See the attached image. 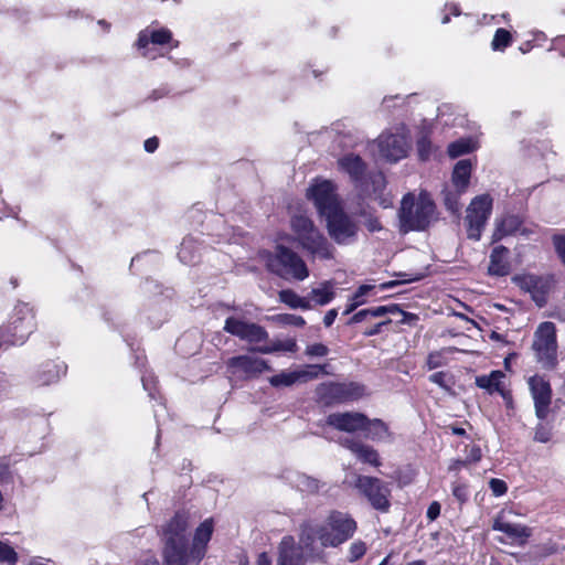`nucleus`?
<instances>
[{
    "mask_svg": "<svg viewBox=\"0 0 565 565\" xmlns=\"http://www.w3.org/2000/svg\"><path fill=\"white\" fill-rule=\"evenodd\" d=\"M356 531V522L347 513L332 511L323 522L302 525L300 541L311 558L328 564L327 548H337L349 541Z\"/></svg>",
    "mask_w": 565,
    "mask_h": 565,
    "instance_id": "f257e3e1",
    "label": "nucleus"
},
{
    "mask_svg": "<svg viewBox=\"0 0 565 565\" xmlns=\"http://www.w3.org/2000/svg\"><path fill=\"white\" fill-rule=\"evenodd\" d=\"M401 231H425L437 221L436 205L426 191L403 196L398 211Z\"/></svg>",
    "mask_w": 565,
    "mask_h": 565,
    "instance_id": "f03ea898",
    "label": "nucleus"
},
{
    "mask_svg": "<svg viewBox=\"0 0 565 565\" xmlns=\"http://www.w3.org/2000/svg\"><path fill=\"white\" fill-rule=\"evenodd\" d=\"M267 268L284 279L305 280L309 270L294 249H275L266 255Z\"/></svg>",
    "mask_w": 565,
    "mask_h": 565,
    "instance_id": "7ed1b4c3",
    "label": "nucleus"
},
{
    "mask_svg": "<svg viewBox=\"0 0 565 565\" xmlns=\"http://www.w3.org/2000/svg\"><path fill=\"white\" fill-rule=\"evenodd\" d=\"M532 348L537 362L544 367L552 369L556 364L557 343L556 329L553 322H542L535 333Z\"/></svg>",
    "mask_w": 565,
    "mask_h": 565,
    "instance_id": "20e7f679",
    "label": "nucleus"
},
{
    "mask_svg": "<svg viewBox=\"0 0 565 565\" xmlns=\"http://www.w3.org/2000/svg\"><path fill=\"white\" fill-rule=\"evenodd\" d=\"M492 212V198L489 194L476 196L466 211V230L470 239L479 241Z\"/></svg>",
    "mask_w": 565,
    "mask_h": 565,
    "instance_id": "39448f33",
    "label": "nucleus"
},
{
    "mask_svg": "<svg viewBox=\"0 0 565 565\" xmlns=\"http://www.w3.org/2000/svg\"><path fill=\"white\" fill-rule=\"evenodd\" d=\"M35 329L34 313L28 303H19L7 326L8 339L11 344H21Z\"/></svg>",
    "mask_w": 565,
    "mask_h": 565,
    "instance_id": "423d86ee",
    "label": "nucleus"
},
{
    "mask_svg": "<svg viewBox=\"0 0 565 565\" xmlns=\"http://www.w3.org/2000/svg\"><path fill=\"white\" fill-rule=\"evenodd\" d=\"M379 156L390 162H397L406 157L409 145L406 138L405 128L401 127L396 132L384 131L373 142Z\"/></svg>",
    "mask_w": 565,
    "mask_h": 565,
    "instance_id": "0eeeda50",
    "label": "nucleus"
},
{
    "mask_svg": "<svg viewBox=\"0 0 565 565\" xmlns=\"http://www.w3.org/2000/svg\"><path fill=\"white\" fill-rule=\"evenodd\" d=\"M354 487L369 500L371 505L382 512L390 508V489L379 478L356 476Z\"/></svg>",
    "mask_w": 565,
    "mask_h": 565,
    "instance_id": "6e6552de",
    "label": "nucleus"
},
{
    "mask_svg": "<svg viewBox=\"0 0 565 565\" xmlns=\"http://www.w3.org/2000/svg\"><path fill=\"white\" fill-rule=\"evenodd\" d=\"M512 280L524 291L531 294L532 299L539 307H544L547 302V296L555 286L553 275H518Z\"/></svg>",
    "mask_w": 565,
    "mask_h": 565,
    "instance_id": "1a4fd4ad",
    "label": "nucleus"
},
{
    "mask_svg": "<svg viewBox=\"0 0 565 565\" xmlns=\"http://www.w3.org/2000/svg\"><path fill=\"white\" fill-rule=\"evenodd\" d=\"M307 196L313 201L321 216H326L341 209L334 185L331 181H317L307 190Z\"/></svg>",
    "mask_w": 565,
    "mask_h": 565,
    "instance_id": "9d476101",
    "label": "nucleus"
},
{
    "mask_svg": "<svg viewBox=\"0 0 565 565\" xmlns=\"http://www.w3.org/2000/svg\"><path fill=\"white\" fill-rule=\"evenodd\" d=\"M223 330L248 343H259L268 339V332L264 327L237 317H228Z\"/></svg>",
    "mask_w": 565,
    "mask_h": 565,
    "instance_id": "9b49d317",
    "label": "nucleus"
},
{
    "mask_svg": "<svg viewBox=\"0 0 565 565\" xmlns=\"http://www.w3.org/2000/svg\"><path fill=\"white\" fill-rule=\"evenodd\" d=\"M307 562L318 563V561L309 556L307 548L300 540L297 544L294 536H284L278 546L277 565H306Z\"/></svg>",
    "mask_w": 565,
    "mask_h": 565,
    "instance_id": "f8f14e48",
    "label": "nucleus"
},
{
    "mask_svg": "<svg viewBox=\"0 0 565 565\" xmlns=\"http://www.w3.org/2000/svg\"><path fill=\"white\" fill-rule=\"evenodd\" d=\"M320 397L328 404L355 401L363 396L364 386L358 383H329L319 387Z\"/></svg>",
    "mask_w": 565,
    "mask_h": 565,
    "instance_id": "ddd939ff",
    "label": "nucleus"
},
{
    "mask_svg": "<svg viewBox=\"0 0 565 565\" xmlns=\"http://www.w3.org/2000/svg\"><path fill=\"white\" fill-rule=\"evenodd\" d=\"M227 372L238 379L254 377L269 370L266 361L252 355L243 354L226 361Z\"/></svg>",
    "mask_w": 565,
    "mask_h": 565,
    "instance_id": "4468645a",
    "label": "nucleus"
},
{
    "mask_svg": "<svg viewBox=\"0 0 565 565\" xmlns=\"http://www.w3.org/2000/svg\"><path fill=\"white\" fill-rule=\"evenodd\" d=\"M188 525V515L181 512L175 513V515L162 526L164 548H186L188 540L185 532Z\"/></svg>",
    "mask_w": 565,
    "mask_h": 565,
    "instance_id": "2eb2a0df",
    "label": "nucleus"
},
{
    "mask_svg": "<svg viewBox=\"0 0 565 565\" xmlns=\"http://www.w3.org/2000/svg\"><path fill=\"white\" fill-rule=\"evenodd\" d=\"M522 264L519 249H492L488 273L491 276H507Z\"/></svg>",
    "mask_w": 565,
    "mask_h": 565,
    "instance_id": "dca6fc26",
    "label": "nucleus"
},
{
    "mask_svg": "<svg viewBox=\"0 0 565 565\" xmlns=\"http://www.w3.org/2000/svg\"><path fill=\"white\" fill-rule=\"evenodd\" d=\"M327 226L331 237L338 244H348L349 238L356 232L355 224L344 214L342 209H339L326 216Z\"/></svg>",
    "mask_w": 565,
    "mask_h": 565,
    "instance_id": "f3484780",
    "label": "nucleus"
},
{
    "mask_svg": "<svg viewBox=\"0 0 565 565\" xmlns=\"http://www.w3.org/2000/svg\"><path fill=\"white\" fill-rule=\"evenodd\" d=\"M534 401L537 418L545 419L550 412L552 390L550 383L540 375H533L527 381Z\"/></svg>",
    "mask_w": 565,
    "mask_h": 565,
    "instance_id": "a211bd4d",
    "label": "nucleus"
},
{
    "mask_svg": "<svg viewBox=\"0 0 565 565\" xmlns=\"http://www.w3.org/2000/svg\"><path fill=\"white\" fill-rule=\"evenodd\" d=\"M326 423L337 430L352 434L364 430L367 417L359 412H338L328 415Z\"/></svg>",
    "mask_w": 565,
    "mask_h": 565,
    "instance_id": "6ab92c4d",
    "label": "nucleus"
},
{
    "mask_svg": "<svg viewBox=\"0 0 565 565\" xmlns=\"http://www.w3.org/2000/svg\"><path fill=\"white\" fill-rule=\"evenodd\" d=\"M291 226L300 247H321L322 236L309 217L296 215L291 220Z\"/></svg>",
    "mask_w": 565,
    "mask_h": 565,
    "instance_id": "aec40b11",
    "label": "nucleus"
},
{
    "mask_svg": "<svg viewBox=\"0 0 565 565\" xmlns=\"http://www.w3.org/2000/svg\"><path fill=\"white\" fill-rule=\"evenodd\" d=\"M213 531L214 524L212 519H206L196 527L189 552V558L193 561V563H200L205 556L207 543L212 537Z\"/></svg>",
    "mask_w": 565,
    "mask_h": 565,
    "instance_id": "412c9836",
    "label": "nucleus"
},
{
    "mask_svg": "<svg viewBox=\"0 0 565 565\" xmlns=\"http://www.w3.org/2000/svg\"><path fill=\"white\" fill-rule=\"evenodd\" d=\"M532 233L531 230L522 226L521 220L515 215H505L502 218H498L494 222V230L492 233V244L500 242L510 235H523L527 236Z\"/></svg>",
    "mask_w": 565,
    "mask_h": 565,
    "instance_id": "4be33fe9",
    "label": "nucleus"
},
{
    "mask_svg": "<svg viewBox=\"0 0 565 565\" xmlns=\"http://www.w3.org/2000/svg\"><path fill=\"white\" fill-rule=\"evenodd\" d=\"M172 33L168 29L151 30L146 29L139 33L138 36V49L142 50V55L148 58H154L149 44L163 45L171 41Z\"/></svg>",
    "mask_w": 565,
    "mask_h": 565,
    "instance_id": "5701e85b",
    "label": "nucleus"
},
{
    "mask_svg": "<svg viewBox=\"0 0 565 565\" xmlns=\"http://www.w3.org/2000/svg\"><path fill=\"white\" fill-rule=\"evenodd\" d=\"M340 444L349 449L360 461L374 467L381 466L379 452L373 447L350 437L342 438Z\"/></svg>",
    "mask_w": 565,
    "mask_h": 565,
    "instance_id": "b1692460",
    "label": "nucleus"
},
{
    "mask_svg": "<svg viewBox=\"0 0 565 565\" xmlns=\"http://www.w3.org/2000/svg\"><path fill=\"white\" fill-rule=\"evenodd\" d=\"M316 371L311 370H297L292 372H280L279 374H276L271 377H269L270 385L275 387L280 386H291L298 382L305 383L310 380H313L318 377L319 370H321V366H313Z\"/></svg>",
    "mask_w": 565,
    "mask_h": 565,
    "instance_id": "393cba45",
    "label": "nucleus"
},
{
    "mask_svg": "<svg viewBox=\"0 0 565 565\" xmlns=\"http://www.w3.org/2000/svg\"><path fill=\"white\" fill-rule=\"evenodd\" d=\"M494 531L504 533L511 541L524 544L531 535V530L522 524L511 523L504 520L503 515H498L492 524Z\"/></svg>",
    "mask_w": 565,
    "mask_h": 565,
    "instance_id": "a878e982",
    "label": "nucleus"
},
{
    "mask_svg": "<svg viewBox=\"0 0 565 565\" xmlns=\"http://www.w3.org/2000/svg\"><path fill=\"white\" fill-rule=\"evenodd\" d=\"M339 166L345 173L350 175L353 182L356 184L362 183L365 175L366 166L359 156L353 153L345 154L339 160Z\"/></svg>",
    "mask_w": 565,
    "mask_h": 565,
    "instance_id": "bb28decb",
    "label": "nucleus"
},
{
    "mask_svg": "<svg viewBox=\"0 0 565 565\" xmlns=\"http://www.w3.org/2000/svg\"><path fill=\"white\" fill-rule=\"evenodd\" d=\"M471 170L472 166L470 160H459L454 167L450 185L460 190H468Z\"/></svg>",
    "mask_w": 565,
    "mask_h": 565,
    "instance_id": "cd10ccee",
    "label": "nucleus"
},
{
    "mask_svg": "<svg viewBox=\"0 0 565 565\" xmlns=\"http://www.w3.org/2000/svg\"><path fill=\"white\" fill-rule=\"evenodd\" d=\"M504 376L505 375L502 371H492L490 374L477 376L476 385L479 388L487 391L489 394L498 392L502 396H504L505 393L504 390L502 388V380L504 379Z\"/></svg>",
    "mask_w": 565,
    "mask_h": 565,
    "instance_id": "c85d7f7f",
    "label": "nucleus"
},
{
    "mask_svg": "<svg viewBox=\"0 0 565 565\" xmlns=\"http://www.w3.org/2000/svg\"><path fill=\"white\" fill-rule=\"evenodd\" d=\"M334 284L331 280L322 281L318 287L313 288L307 299L313 301L318 306H324L334 298Z\"/></svg>",
    "mask_w": 565,
    "mask_h": 565,
    "instance_id": "c756f323",
    "label": "nucleus"
},
{
    "mask_svg": "<svg viewBox=\"0 0 565 565\" xmlns=\"http://www.w3.org/2000/svg\"><path fill=\"white\" fill-rule=\"evenodd\" d=\"M467 190H460L457 188H452V185L447 184L443 189V201L446 209L452 214H459L461 211L460 196L466 193Z\"/></svg>",
    "mask_w": 565,
    "mask_h": 565,
    "instance_id": "7c9ffc66",
    "label": "nucleus"
},
{
    "mask_svg": "<svg viewBox=\"0 0 565 565\" xmlns=\"http://www.w3.org/2000/svg\"><path fill=\"white\" fill-rule=\"evenodd\" d=\"M253 350L263 354H270L279 351L296 352L298 350V345L295 339L289 338L286 340H276L268 345L257 347Z\"/></svg>",
    "mask_w": 565,
    "mask_h": 565,
    "instance_id": "2f4dec72",
    "label": "nucleus"
},
{
    "mask_svg": "<svg viewBox=\"0 0 565 565\" xmlns=\"http://www.w3.org/2000/svg\"><path fill=\"white\" fill-rule=\"evenodd\" d=\"M362 431L364 433V436L366 438L376 441L383 440L390 435L387 425L383 420L377 418H367V425H365L364 430Z\"/></svg>",
    "mask_w": 565,
    "mask_h": 565,
    "instance_id": "473e14b6",
    "label": "nucleus"
},
{
    "mask_svg": "<svg viewBox=\"0 0 565 565\" xmlns=\"http://www.w3.org/2000/svg\"><path fill=\"white\" fill-rule=\"evenodd\" d=\"M279 300L292 309L308 310L312 308L309 299L298 296L294 290L285 289L279 291Z\"/></svg>",
    "mask_w": 565,
    "mask_h": 565,
    "instance_id": "72a5a7b5",
    "label": "nucleus"
},
{
    "mask_svg": "<svg viewBox=\"0 0 565 565\" xmlns=\"http://www.w3.org/2000/svg\"><path fill=\"white\" fill-rule=\"evenodd\" d=\"M291 482L299 491L307 494L317 493L320 489V481L305 473L295 475Z\"/></svg>",
    "mask_w": 565,
    "mask_h": 565,
    "instance_id": "f704fd0d",
    "label": "nucleus"
},
{
    "mask_svg": "<svg viewBox=\"0 0 565 565\" xmlns=\"http://www.w3.org/2000/svg\"><path fill=\"white\" fill-rule=\"evenodd\" d=\"M163 558L166 565H186L192 562L186 548H163Z\"/></svg>",
    "mask_w": 565,
    "mask_h": 565,
    "instance_id": "c9c22d12",
    "label": "nucleus"
},
{
    "mask_svg": "<svg viewBox=\"0 0 565 565\" xmlns=\"http://www.w3.org/2000/svg\"><path fill=\"white\" fill-rule=\"evenodd\" d=\"M476 148L475 142L470 138L456 140L448 146V154L451 158L471 152Z\"/></svg>",
    "mask_w": 565,
    "mask_h": 565,
    "instance_id": "e433bc0d",
    "label": "nucleus"
},
{
    "mask_svg": "<svg viewBox=\"0 0 565 565\" xmlns=\"http://www.w3.org/2000/svg\"><path fill=\"white\" fill-rule=\"evenodd\" d=\"M512 42L511 33L505 29H498L491 42L493 51H504Z\"/></svg>",
    "mask_w": 565,
    "mask_h": 565,
    "instance_id": "4c0bfd02",
    "label": "nucleus"
},
{
    "mask_svg": "<svg viewBox=\"0 0 565 565\" xmlns=\"http://www.w3.org/2000/svg\"><path fill=\"white\" fill-rule=\"evenodd\" d=\"M18 561V554L8 544L0 541V562L8 565H14Z\"/></svg>",
    "mask_w": 565,
    "mask_h": 565,
    "instance_id": "58836bf2",
    "label": "nucleus"
},
{
    "mask_svg": "<svg viewBox=\"0 0 565 565\" xmlns=\"http://www.w3.org/2000/svg\"><path fill=\"white\" fill-rule=\"evenodd\" d=\"M366 553V545L363 541H354L349 547V561L355 562Z\"/></svg>",
    "mask_w": 565,
    "mask_h": 565,
    "instance_id": "ea45409f",
    "label": "nucleus"
},
{
    "mask_svg": "<svg viewBox=\"0 0 565 565\" xmlns=\"http://www.w3.org/2000/svg\"><path fill=\"white\" fill-rule=\"evenodd\" d=\"M276 320L286 326L303 327L306 324L301 316L290 313L278 315Z\"/></svg>",
    "mask_w": 565,
    "mask_h": 565,
    "instance_id": "a19ab883",
    "label": "nucleus"
},
{
    "mask_svg": "<svg viewBox=\"0 0 565 565\" xmlns=\"http://www.w3.org/2000/svg\"><path fill=\"white\" fill-rule=\"evenodd\" d=\"M395 276L401 278V280L399 281L392 280V281L383 282L380 285V288L382 290H386V289L395 287L396 285H398L401 282L416 281V280H419L420 278H423L424 275H415V276L408 277L407 274L398 273V274H395Z\"/></svg>",
    "mask_w": 565,
    "mask_h": 565,
    "instance_id": "79ce46f5",
    "label": "nucleus"
},
{
    "mask_svg": "<svg viewBox=\"0 0 565 565\" xmlns=\"http://www.w3.org/2000/svg\"><path fill=\"white\" fill-rule=\"evenodd\" d=\"M397 311H399V308L397 305H388V306H379L374 308H369L370 317L379 318L383 317L385 315H395Z\"/></svg>",
    "mask_w": 565,
    "mask_h": 565,
    "instance_id": "37998d69",
    "label": "nucleus"
},
{
    "mask_svg": "<svg viewBox=\"0 0 565 565\" xmlns=\"http://www.w3.org/2000/svg\"><path fill=\"white\" fill-rule=\"evenodd\" d=\"M452 495L460 503H465L469 498L468 487L465 483H454L452 484Z\"/></svg>",
    "mask_w": 565,
    "mask_h": 565,
    "instance_id": "c03bdc74",
    "label": "nucleus"
},
{
    "mask_svg": "<svg viewBox=\"0 0 565 565\" xmlns=\"http://www.w3.org/2000/svg\"><path fill=\"white\" fill-rule=\"evenodd\" d=\"M329 349L322 343H313L307 347L306 354L309 356H324Z\"/></svg>",
    "mask_w": 565,
    "mask_h": 565,
    "instance_id": "a18cd8bd",
    "label": "nucleus"
},
{
    "mask_svg": "<svg viewBox=\"0 0 565 565\" xmlns=\"http://www.w3.org/2000/svg\"><path fill=\"white\" fill-rule=\"evenodd\" d=\"M489 487L495 497L503 495L508 490L507 483L503 480L495 478L489 481Z\"/></svg>",
    "mask_w": 565,
    "mask_h": 565,
    "instance_id": "49530a36",
    "label": "nucleus"
},
{
    "mask_svg": "<svg viewBox=\"0 0 565 565\" xmlns=\"http://www.w3.org/2000/svg\"><path fill=\"white\" fill-rule=\"evenodd\" d=\"M418 156L422 160H426L430 151V141L426 137H422L417 141Z\"/></svg>",
    "mask_w": 565,
    "mask_h": 565,
    "instance_id": "de8ad7c7",
    "label": "nucleus"
},
{
    "mask_svg": "<svg viewBox=\"0 0 565 565\" xmlns=\"http://www.w3.org/2000/svg\"><path fill=\"white\" fill-rule=\"evenodd\" d=\"M63 370L61 367H57L56 365H47V374H49V377L47 379H43L42 380V383L43 384H50L54 381H56L58 377H60V374Z\"/></svg>",
    "mask_w": 565,
    "mask_h": 565,
    "instance_id": "09e8293b",
    "label": "nucleus"
},
{
    "mask_svg": "<svg viewBox=\"0 0 565 565\" xmlns=\"http://www.w3.org/2000/svg\"><path fill=\"white\" fill-rule=\"evenodd\" d=\"M481 459V449L479 446L477 445H472L468 450H467V456H466V461L468 463L470 462H477Z\"/></svg>",
    "mask_w": 565,
    "mask_h": 565,
    "instance_id": "8fccbe9b",
    "label": "nucleus"
},
{
    "mask_svg": "<svg viewBox=\"0 0 565 565\" xmlns=\"http://www.w3.org/2000/svg\"><path fill=\"white\" fill-rule=\"evenodd\" d=\"M391 323V320L387 319V320H384L382 322H379L376 323L375 326H373L372 328H369L366 329L363 334L366 335V337H372V335H375V334H379L381 331H382V327L383 326H386Z\"/></svg>",
    "mask_w": 565,
    "mask_h": 565,
    "instance_id": "3c124183",
    "label": "nucleus"
},
{
    "mask_svg": "<svg viewBox=\"0 0 565 565\" xmlns=\"http://www.w3.org/2000/svg\"><path fill=\"white\" fill-rule=\"evenodd\" d=\"M363 299H355V296L353 295L352 298L349 300V303L347 305L345 310L343 311V315H349L353 312L359 306L363 305Z\"/></svg>",
    "mask_w": 565,
    "mask_h": 565,
    "instance_id": "603ef678",
    "label": "nucleus"
},
{
    "mask_svg": "<svg viewBox=\"0 0 565 565\" xmlns=\"http://www.w3.org/2000/svg\"><path fill=\"white\" fill-rule=\"evenodd\" d=\"M370 317L369 309H363L353 315L350 319L349 323H359Z\"/></svg>",
    "mask_w": 565,
    "mask_h": 565,
    "instance_id": "864d4df0",
    "label": "nucleus"
},
{
    "mask_svg": "<svg viewBox=\"0 0 565 565\" xmlns=\"http://www.w3.org/2000/svg\"><path fill=\"white\" fill-rule=\"evenodd\" d=\"M440 513V505L437 502H433L427 510V518L435 520Z\"/></svg>",
    "mask_w": 565,
    "mask_h": 565,
    "instance_id": "5fc2aeb1",
    "label": "nucleus"
},
{
    "mask_svg": "<svg viewBox=\"0 0 565 565\" xmlns=\"http://www.w3.org/2000/svg\"><path fill=\"white\" fill-rule=\"evenodd\" d=\"M365 226L370 232L381 231L382 225L377 218L370 217L365 222Z\"/></svg>",
    "mask_w": 565,
    "mask_h": 565,
    "instance_id": "6e6d98bb",
    "label": "nucleus"
},
{
    "mask_svg": "<svg viewBox=\"0 0 565 565\" xmlns=\"http://www.w3.org/2000/svg\"><path fill=\"white\" fill-rule=\"evenodd\" d=\"M338 316V310L337 309H330L326 315H324V318H323V323L326 327H330L335 318Z\"/></svg>",
    "mask_w": 565,
    "mask_h": 565,
    "instance_id": "4d7b16f0",
    "label": "nucleus"
},
{
    "mask_svg": "<svg viewBox=\"0 0 565 565\" xmlns=\"http://www.w3.org/2000/svg\"><path fill=\"white\" fill-rule=\"evenodd\" d=\"M159 146V140L157 137L149 138L145 141V150L147 152H153Z\"/></svg>",
    "mask_w": 565,
    "mask_h": 565,
    "instance_id": "13d9d810",
    "label": "nucleus"
},
{
    "mask_svg": "<svg viewBox=\"0 0 565 565\" xmlns=\"http://www.w3.org/2000/svg\"><path fill=\"white\" fill-rule=\"evenodd\" d=\"M554 247H565V231L553 235Z\"/></svg>",
    "mask_w": 565,
    "mask_h": 565,
    "instance_id": "bf43d9fd",
    "label": "nucleus"
},
{
    "mask_svg": "<svg viewBox=\"0 0 565 565\" xmlns=\"http://www.w3.org/2000/svg\"><path fill=\"white\" fill-rule=\"evenodd\" d=\"M430 382L445 386V373L436 372L429 376Z\"/></svg>",
    "mask_w": 565,
    "mask_h": 565,
    "instance_id": "052dcab7",
    "label": "nucleus"
},
{
    "mask_svg": "<svg viewBox=\"0 0 565 565\" xmlns=\"http://www.w3.org/2000/svg\"><path fill=\"white\" fill-rule=\"evenodd\" d=\"M396 313H399V315L403 316V318L401 320L402 323H412L413 321H416L418 319L416 315L409 313V312H405V311H403L401 309Z\"/></svg>",
    "mask_w": 565,
    "mask_h": 565,
    "instance_id": "680f3d73",
    "label": "nucleus"
},
{
    "mask_svg": "<svg viewBox=\"0 0 565 565\" xmlns=\"http://www.w3.org/2000/svg\"><path fill=\"white\" fill-rule=\"evenodd\" d=\"M373 289V286L371 285H362L358 288V290L355 291L354 296H355V299H363V297L371 290Z\"/></svg>",
    "mask_w": 565,
    "mask_h": 565,
    "instance_id": "e2e57ef3",
    "label": "nucleus"
},
{
    "mask_svg": "<svg viewBox=\"0 0 565 565\" xmlns=\"http://www.w3.org/2000/svg\"><path fill=\"white\" fill-rule=\"evenodd\" d=\"M427 364L430 370L439 367L440 366L439 355L438 354H429Z\"/></svg>",
    "mask_w": 565,
    "mask_h": 565,
    "instance_id": "0e129e2a",
    "label": "nucleus"
},
{
    "mask_svg": "<svg viewBox=\"0 0 565 565\" xmlns=\"http://www.w3.org/2000/svg\"><path fill=\"white\" fill-rule=\"evenodd\" d=\"M256 565H271V559H270L269 555L265 552L260 553L257 556Z\"/></svg>",
    "mask_w": 565,
    "mask_h": 565,
    "instance_id": "69168bd1",
    "label": "nucleus"
},
{
    "mask_svg": "<svg viewBox=\"0 0 565 565\" xmlns=\"http://www.w3.org/2000/svg\"><path fill=\"white\" fill-rule=\"evenodd\" d=\"M548 439L550 438H548V434L547 433L540 431V430H537L535 433V440L541 441V443H546V441H548Z\"/></svg>",
    "mask_w": 565,
    "mask_h": 565,
    "instance_id": "338daca9",
    "label": "nucleus"
},
{
    "mask_svg": "<svg viewBox=\"0 0 565 565\" xmlns=\"http://www.w3.org/2000/svg\"><path fill=\"white\" fill-rule=\"evenodd\" d=\"M313 250V254L315 255H318L322 258H329L331 257V254H330V250L329 249H323V248H320V249H312Z\"/></svg>",
    "mask_w": 565,
    "mask_h": 565,
    "instance_id": "774afa93",
    "label": "nucleus"
}]
</instances>
